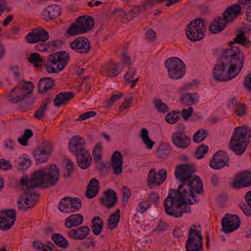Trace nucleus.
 Wrapping results in <instances>:
<instances>
[{
	"label": "nucleus",
	"instance_id": "1",
	"mask_svg": "<svg viewBox=\"0 0 251 251\" xmlns=\"http://www.w3.org/2000/svg\"><path fill=\"white\" fill-rule=\"evenodd\" d=\"M196 167L192 164L178 165L175 170L176 178L180 182L177 189H170L163 202L167 215L180 218L183 213H189L191 207L188 205L197 203L200 200L196 196L203 192L202 182L200 178L193 174Z\"/></svg>",
	"mask_w": 251,
	"mask_h": 251
},
{
	"label": "nucleus",
	"instance_id": "2",
	"mask_svg": "<svg viewBox=\"0 0 251 251\" xmlns=\"http://www.w3.org/2000/svg\"><path fill=\"white\" fill-rule=\"evenodd\" d=\"M244 62V53L238 47L231 46L223 50L213 68L214 78L223 82L233 78L241 71Z\"/></svg>",
	"mask_w": 251,
	"mask_h": 251
},
{
	"label": "nucleus",
	"instance_id": "3",
	"mask_svg": "<svg viewBox=\"0 0 251 251\" xmlns=\"http://www.w3.org/2000/svg\"><path fill=\"white\" fill-rule=\"evenodd\" d=\"M60 177V171L57 166L52 164L48 168H43L35 171L29 178L23 176L20 180L21 185L28 188H48L55 185Z\"/></svg>",
	"mask_w": 251,
	"mask_h": 251
},
{
	"label": "nucleus",
	"instance_id": "4",
	"mask_svg": "<svg viewBox=\"0 0 251 251\" xmlns=\"http://www.w3.org/2000/svg\"><path fill=\"white\" fill-rule=\"evenodd\" d=\"M247 136L251 137V134H248L247 128L238 126L235 128L230 141V149L237 155L243 154L247 146Z\"/></svg>",
	"mask_w": 251,
	"mask_h": 251
},
{
	"label": "nucleus",
	"instance_id": "5",
	"mask_svg": "<svg viewBox=\"0 0 251 251\" xmlns=\"http://www.w3.org/2000/svg\"><path fill=\"white\" fill-rule=\"evenodd\" d=\"M46 69L49 73H57L67 66L69 60V54L65 51L54 52L48 57Z\"/></svg>",
	"mask_w": 251,
	"mask_h": 251
},
{
	"label": "nucleus",
	"instance_id": "6",
	"mask_svg": "<svg viewBox=\"0 0 251 251\" xmlns=\"http://www.w3.org/2000/svg\"><path fill=\"white\" fill-rule=\"evenodd\" d=\"M95 24L94 18L91 16L83 15L78 17L67 30L66 33L70 36L83 34L90 31Z\"/></svg>",
	"mask_w": 251,
	"mask_h": 251
},
{
	"label": "nucleus",
	"instance_id": "7",
	"mask_svg": "<svg viewBox=\"0 0 251 251\" xmlns=\"http://www.w3.org/2000/svg\"><path fill=\"white\" fill-rule=\"evenodd\" d=\"M206 26L205 21L201 19L198 18L191 21L186 29L187 38L193 42L201 40L204 36Z\"/></svg>",
	"mask_w": 251,
	"mask_h": 251
},
{
	"label": "nucleus",
	"instance_id": "8",
	"mask_svg": "<svg viewBox=\"0 0 251 251\" xmlns=\"http://www.w3.org/2000/svg\"><path fill=\"white\" fill-rule=\"evenodd\" d=\"M30 95L31 91L25 92L21 87H15L11 92L9 100L13 103L25 100V102L22 104L20 107L22 109L27 110L29 109L35 101V99Z\"/></svg>",
	"mask_w": 251,
	"mask_h": 251
},
{
	"label": "nucleus",
	"instance_id": "9",
	"mask_svg": "<svg viewBox=\"0 0 251 251\" xmlns=\"http://www.w3.org/2000/svg\"><path fill=\"white\" fill-rule=\"evenodd\" d=\"M169 76L175 79L181 78L185 74V65L178 57H171L167 59L165 62Z\"/></svg>",
	"mask_w": 251,
	"mask_h": 251
},
{
	"label": "nucleus",
	"instance_id": "10",
	"mask_svg": "<svg viewBox=\"0 0 251 251\" xmlns=\"http://www.w3.org/2000/svg\"><path fill=\"white\" fill-rule=\"evenodd\" d=\"M202 235L201 232L193 226L189 230V235L185 243L186 251H203Z\"/></svg>",
	"mask_w": 251,
	"mask_h": 251
},
{
	"label": "nucleus",
	"instance_id": "11",
	"mask_svg": "<svg viewBox=\"0 0 251 251\" xmlns=\"http://www.w3.org/2000/svg\"><path fill=\"white\" fill-rule=\"evenodd\" d=\"M81 206V201L79 198L67 197L61 199L58 208L62 212L70 213L77 211Z\"/></svg>",
	"mask_w": 251,
	"mask_h": 251
},
{
	"label": "nucleus",
	"instance_id": "12",
	"mask_svg": "<svg viewBox=\"0 0 251 251\" xmlns=\"http://www.w3.org/2000/svg\"><path fill=\"white\" fill-rule=\"evenodd\" d=\"M16 211L6 209L0 211V229L9 230L16 221Z\"/></svg>",
	"mask_w": 251,
	"mask_h": 251
},
{
	"label": "nucleus",
	"instance_id": "13",
	"mask_svg": "<svg viewBox=\"0 0 251 251\" xmlns=\"http://www.w3.org/2000/svg\"><path fill=\"white\" fill-rule=\"evenodd\" d=\"M223 231L225 233H228L238 228L240 225V220L236 215H229L226 214L221 222Z\"/></svg>",
	"mask_w": 251,
	"mask_h": 251
},
{
	"label": "nucleus",
	"instance_id": "14",
	"mask_svg": "<svg viewBox=\"0 0 251 251\" xmlns=\"http://www.w3.org/2000/svg\"><path fill=\"white\" fill-rule=\"evenodd\" d=\"M229 161V158L227 153L223 151H219L213 155L209 165L212 169L219 170L225 166L228 167Z\"/></svg>",
	"mask_w": 251,
	"mask_h": 251
},
{
	"label": "nucleus",
	"instance_id": "15",
	"mask_svg": "<svg viewBox=\"0 0 251 251\" xmlns=\"http://www.w3.org/2000/svg\"><path fill=\"white\" fill-rule=\"evenodd\" d=\"M234 189H241L251 186V172L248 171L239 173L230 184Z\"/></svg>",
	"mask_w": 251,
	"mask_h": 251
},
{
	"label": "nucleus",
	"instance_id": "16",
	"mask_svg": "<svg viewBox=\"0 0 251 251\" xmlns=\"http://www.w3.org/2000/svg\"><path fill=\"white\" fill-rule=\"evenodd\" d=\"M52 151V145L50 142H45L33 152V155L37 163L46 162Z\"/></svg>",
	"mask_w": 251,
	"mask_h": 251
},
{
	"label": "nucleus",
	"instance_id": "17",
	"mask_svg": "<svg viewBox=\"0 0 251 251\" xmlns=\"http://www.w3.org/2000/svg\"><path fill=\"white\" fill-rule=\"evenodd\" d=\"M250 3H251V0H238V3L231 5L224 11L223 16L225 19L229 22L233 21L241 13L242 7L240 4L246 5Z\"/></svg>",
	"mask_w": 251,
	"mask_h": 251
},
{
	"label": "nucleus",
	"instance_id": "18",
	"mask_svg": "<svg viewBox=\"0 0 251 251\" xmlns=\"http://www.w3.org/2000/svg\"><path fill=\"white\" fill-rule=\"evenodd\" d=\"M49 39V35L48 32L40 27L34 28L26 36V41L29 44L36 43L40 41L45 42Z\"/></svg>",
	"mask_w": 251,
	"mask_h": 251
},
{
	"label": "nucleus",
	"instance_id": "19",
	"mask_svg": "<svg viewBox=\"0 0 251 251\" xmlns=\"http://www.w3.org/2000/svg\"><path fill=\"white\" fill-rule=\"evenodd\" d=\"M70 47L73 50L81 54L88 53L91 49V43L87 38L78 37L70 43Z\"/></svg>",
	"mask_w": 251,
	"mask_h": 251
},
{
	"label": "nucleus",
	"instance_id": "20",
	"mask_svg": "<svg viewBox=\"0 0 251 251\" xmlns=\"http://www.w3.org/2000/svg\"><path fill=\"white\" fill-rule=\"evenodd\" d=\"M172 141L176 147L186 149L190 146L191 138L184 131H177L172 134Z\"/></svg>",
	"mask_w": 251,
	"mask_h": 251
},
{
	"label": "nucleus",
	"instance_id": "21",
	"mask_svg": "<svg viewBox=\"0 0 251 251\" xmlns=\"http://www.w3.org/2000/svg\"><path fill=\"white\" fill-rule=\"evenodd\" d=\"M69 149L75 155L86 150L83 139L78 135L73 136L69 142Z\"/></svg>",
	"mask_w": 251,
	"mask_h": 251
},
{
	"label": "nucleus",
	"instance_id": "22",
	"mask_svg": "<svg viewBox=\"0 0 251 251\" xmlns=\"http://www.w3.org/2000/svg\"><path fill=\"white\" fill-rule=\"evenodd\" d=\"M103 195L100 200L101 204L107 208L113 207L118 201L116 192L113 190L108 189L104 192Z\"/></svg>",
	"mask_w": 251,
	"mask_h": 251
},
{
	"label": "nucleus",
	"instance_id": "23",
	"mask_svg": "<svg viewBox=\"0 0 251 251\" xmlns=\"http://www.w3.org/2000/svg\"><path fill=\"white\" fill-rule=\"evenodd\" d=\"M122 68L119 64H114L112 62L106 63L100 70V74L109 77L117 76L121 73Z\"/></svg>",
	"mask_w": 251,
	"mask_h": 251
},
{
	"label": "nucleus",
	"instance_id": "24",
	"mask_svg": "<svg viewBox=\"0 0 251 251\" xmlns=\"http://www.w3.org/2000/svg\"><path fill=\"white\" fill-rule=\"evenodd\" d=\"M22 189H24V187H25V190L23 193L22 196L21 198L25 197L24 203L25 205H30L31 208L33 207L35 203L38 201L39 194L33 192L31 191L33 188H28L26 185H23Z\"/></svg>",
	"mask_w": 251,
	"mask_h": 251
},
{
	"label": "nucleus",
	"instance_id": "25",
	"mask_svg": "<svg viewBox=\"0 0 251 251\" xmlns=\"http://www.w3.org/2000/svg\"><path fill=\"white\" fill-rule=\"evenodd\" d=\"M60 14L61 8L56 4L49 5L42 12V18L46 21L55 19Z\"/></svg>",
	"mask_w": 251,
	"mask_h": 251
},
{
	"label": "nucleus",
	"instance_id": "26",
	"mask_svg": "<svg viewBox=\"0 0 251 251\" xmlns=\"http://www.w3.org/2000/svg\"><path fill=\"white\" fill-rule=\"evenodd\" d=\"M89 232L90 228L88 226H82L77 228L71 229L67 233V235L75 240H81L85 239Z\"/></svg>",
	"mask_w": 251,
	"mask_h": 251
},
{
	"label": "nucleus",
	"instance_id": "27",
	"mask_svg": "<svg viewBox=\"0 0 251 251\" xmlns=\"http://www.w3.org/2000/svg\"><path fill=\"white\" fill-rule=\"evenodd\" d=\"M75 155L76 157L78 167L82 169H86L89 167L92 162V157L87 150Z\"/></svg>",
	"mask_w": 251,
	"mask_h": 251
},
{
	"label": "nucleus",
	"instance_id": "28",
	"mask_svg": "<svg viewBox=\"0 0 251 251\" xmlns=\"http://www.w3.org/2000/svg\"><path fill=\"white\" fill-rule=\"evenodd\" d=\"M75 97L73 92H63L57 94L53 100V104L55 107L67 104L69 101Z\"/></svg>",
	"mask_w": 251,
	"mask_h": 251
},
{
	"label": "nucleus",
	"instance_id": "29",
	"mask_svg": "<svg viewBox=\"0 0 251 251\" xmlns=\"http://www.w3.org/2000/svg\"><path fill=\"white\" fill-rule=\"evenodd\" d=\"M123 163V157L121 152L115 151L111 156V166L115 175H120L122 172Z\"/></svg>",
	"mask_w": 251,
	"mask_h": 251
},
{
	"label": "nucleus",
	"instance_id": "30",
	"mask_svg": "<svg viewBox=\"0 0 251 251\" xmlns=\"http://www.w3.org/2000/svg\"><path fill=\"white\" fill-rule=\"evenodd\" d=\"M229 22L225 19L224 17H218L211 23L209 25V31L212 33H217L223 31Z\"/></svg>",
	"mask_w": 251,
	"mask_h": 251
},
{
	"label": "nucleus",
	"instance_id": "31",
	"mask_svg": "<svg viewBox=\"0 0 251 251\" xmlns=\"http://www.w3.org/2000/svg\"><path fill=\"white\" fill-rule=\"evenodd\" d=\"M54 85V80L51 77H43L41 78L38 82V92L45 94L51 90Z\"/></svg>",
	"mask_w": 251,
	"mask_h": 251
},
{
	"label": "nucleus",
	"instance_id": "32",
	"mask_svg": "<svg viewBox=\"0 0 251 251\" xmlns=\"http://www.w3.org/2000/svg\"><path fill=\"white\" fill-rule=\"evenodd\" d=\"M83 217L80 214H73L67 217L65 221V226L68 228L76 227L81 225Z\"/></svg>",
	"mask_w": 251,
	"mask_h": 251
},
{
	"label": "nucleus",
	"instance_id": "33",
	"mask_svg": "<svg viewBox=\"0 0 251 251\" xmlns=\"http://www.w3.org/2000/svg\"><path fill=\"white\" fill-rule=\"evenodd\" d=\"M99 190V182L97 179H91L87 186L86 196L88 199H92L96 197Z\"/></svg>",
	"mask_w": 251,
	"mask_h": 251
},
{
	"label": "nucleus",
	"instance_id": "34",
	"mask_svg": "<svg viewBox=\"0 0 251 251\" xmlns=\"http://www.w3.org/2000/svg\"><path fill=\"white\" fill-rule=\"evenodd\" d=\"M53 95L54 94H52L50 98H46L42 101V103L40 107L34 113V117L36 119L40 120L45 115V112L47 109V106L50 102L51 98Z\"/></svg>",
	"mask_w": 251,
	"mask_h": 251
},
{
	"label": "nucleus",
	"instance_id": "35",
	"mask_svg": "<svg viewBox=\"0 0 251 251\" xmlns=\"http://www.w3.org/2000/svg\"><path fill=\"white\" fill-rule=\"evenodd\" d=\"M51 239L56 245L62 249H66L70 246L68 240L60 233H53Z\"/></svg>",
	"mask_w": 251,
	"mask_h": 251
},
{
	"label": "nucleus",
	"instance_id": "36",
	"mask_svg": "<svg viewBox=\"0 0 251 251\" xmlns=\"http://www.w3.org/2000/svg\"><path fill=\"white\" fill-rule=\"evenodd\" d=\"M92 229L93 233L96 235H99L103 226V222L100 217H95L92 220Z\"/></svg>",
	"mask_w": 251,
	"mask_h": 251
},
{
	"label": "nucleus",
	"instance_id": "37",
	"mask_svg": "<svg viewBox=\"0 0 251 251\" xmlns=\"http://www.w3.org/2000/svg\"><path fill=\"white\" fill-rule=\"evenodd\" d=\"M120 210L119 209H117L115 212L113 214H111L108 220L109 223V227L111 229L115 228L118 225V222L120 220Z\"/></svg>",
	"mask_w": 251,
	"mask_h": 251
},
{
	"label": "nucleus",
	"instance_id": "38",
	"mask_svg": "<svg viewBox=\"0 0 251 251\" xmlns=\"http://www.w3.org/2000/svg\"><path fill=\"white\" fill-rule=\"evenodd\" d=\"M158 180L157 178V173L155 169H151L148 174L147 178V184L150 188H151L152 185H156V186H159L160 185L158 184Z\"/></svg>",
	"mask_w": 251,
	"mask_h": 251
},
{
	"label": "nucleus",
	"instance_id": "39",
	"mask_svg": "<svg viewBox=\"0 0 251 251\" xmlns=\"http://www.w3.org/2000/svg\"><path fill=\"white\" fill-rule=\"evenodd\" d=\"M141 138L146 144L147 148L151 149L154 144V142L151 140L149 136V132L146 128H142L141 131Z\"/></svg>",
	"mask_w": 251,
	"mask_h": 251
},
{
	"label": "nucleus",
	"instance_id": "40",
	"mask_svg": "<svg viewBox=\"0 0 251 251\" xmlns=\"http://www.w3.org/2000/svg\"><path fill=\"white\" fill-rule=\"evenodd\" d=\"M208 133L206 129H200L193 135V140L195 143H200L206 138Z\"/></svg>",
	"mask_w": 251,
	"mask_h": 251
},
{
	"label": "nucleus",
	"instance_id": "41",
	"mask_svg": "<svg viewBox=\"0 0 251 251\" xmlns=\"http://www.w3.org/2000/svg\"><path fill=\"white\" fill-rule=\"evenodd\" d=\"M154 107L157 111L161 113H166L169 110L168 106L162 102L160 99H156L154 101Z\"/></svg>",
	"mask_w": 251,
	"mask_h": 251
},
{
	"label": "nucleus",
	"instance_id": "42",
	"mask_svg": "<svg viewBox=\"0 0 251 251\" xmlns=\"http://www.w3.org/2000/svg\"><path fill=\"white\" fill-rule=\"evenodd\" d=\"M169 143H165L158 151V156L159 158L165 159L167 157L171 152Z\"/></svg>",
	"mask_w": 251,
	"mask_h": 251
},
{
	"label": "nucleus",
	"instance_id": "43",
	"mask_svg": "<svg viewBox=\"0 0 251 251\" xmlns=\"http://www.w3.org/2000/svg\"><path fill=\"white\" fill-rule=\"evenodd\" d=\"M30 164V160L27 158H19L16 160V164L20 170L27 168Z\"/></svg>",
	"mask_w": 251,
	"mask_h": 251
},
{
	"label": "nucleus",
	"instance_id": "44",
	"mask_svg": "<svg viewBox=\"0 0 251 251\" xmlns=\"http://www.w3.org/2000/svg\"><path fill=\"white\" fill-rule=\"evenodd\" d=\"M179 113L178 112H176L175 111L168 113L165 117L166 122L170 124L176 123L180 118V116H178Z\"/></svg>",
	"mask_w": 251,
	"mask_h": 251
},
{
	"label": "nucleus",
	"instance_id": "45",
	"mask_svg": "<svg viewBox=\"0 0 251 251\" xmlns=\"http://www.w3.org/2000/svg\"><path fill=\"white\" fill-rule=\"evenodd\" d=\"M96 169L99 171L101 175H107L108 174V169L106 167V163L101 161V160H94Z\"/></svg>",
	"mask_w": 251,
	"mask_h": 251
},
{
	"label": "nucleus",
	"instance_id": "46",
	"mask_svg": "<svg viewBox=\"0 0 251 251\" xmlns=\"http://www.w3.org/2000/svg\"><path fill=\"white\" fill-rule=\"evenodd\" d=\"M66 171L64 174V177L69 178L72 176L74 169V164L70 159L66 160Z\"/></svg>",
	"mask_w": 251,
	"mask_h": 251
},
{
	"label": "nucleus",
	"instance_id": "47",
	"mask_svg": "<svg viewBox=\"0 0 251 251\" xmlns=\"http://www.w3.org/2000/svg\"><path fill=\"white\" fill-rule=\"evenodd\" d=\"M209 148L207 146L202 144L196 150L195 157L197 159H201L203 157L205 153L208 151Z\"/></svg>",
	"mask_w": 251,
	"mask_h": 251
},
{
	"label": "nucleus",
	"instance_id": "48",
	"mask_svg": "<svg viewBox=\"0 0 251 251\" xmlns=\"http://www.w3.org/2000/svg\"><path fill=\"white\" fill-rule=\"evenodd\" d=\"M28 61L32 64H34L36 67H40L37 63L43 62V60L42 56L37 53L33 52L30 55Z\"/></svg>",
	"mask_w": 251,
	"mask_h": 251
},
{
	"label": "nucleus",
	"instance_id": "49",
	"mask_svg": "<svg viewBox=\"0 0 251 251\" xmlns=\"http://www.w3.org/2000/svg\"><path fill=\"white\" fill-rule=\"evenodd\" d=\"M247 41V38L245 36L243 31L240 32L234 39L233 41L229 42V45H233L235 43H238L243 45Z\"/></svg>",
	"mask_w": 251,
	"mask_h": 251
},
{
	"label": "nucleus",
	"instance_id": "50",
	"mask_svg": "<svg viewBox=\"0 0 251 251\" xmlns=\"http://www.w3.org/2000/svg\"><path fill=\"white\" fill-rule=\"evenodd\" d=\"M102 146L101 143H98L93 151L94 160H101Z\"/></svg>",
	"mask_w": 251,
	"mask_h": 251
},
{
	"label": "nucleus",
	"instance_id": "51",
	"mask_svg": "<svg viewBox=\"0 0 251 251\" xmlns=\"http://www.w3.org/2000/svg\"><path fill=\"white\" fill-rule=\"evenodd\" d=\"M123 95L122 93L112 95L109 100H106L104 102V106L106 107H110L117 100L123 97Z\"/></svg>",
	"mask_w": 251,
	"mask_h": 251
},
{
	"label": "nucleus",
	"instance_id": "52",
	"mask_svg": "<svg viewBox=\"0 0 251 251\" xmlns=\"http://www.w3.org/2000/svg\"><path fill=\"white\" fill-rule=\"evenodd\" d=\"M49 45V51H51L59 49L62 45V42L60 40H56L50 41L47 43Z\"/></svg>",
	"mask_w": 251,
	"mask_h": 251
},
{
	"label": "nucleus",
	"instance_id": "53",
	"mask_svg": "<svg viewBox=\"0 0 251 251\" xmlns=\"http://www.w3.org/2000/svg\"><path fill=\"white\" fill-rule=\"evenodd\" d=\"M128 71L125 75V79L126 81L131 82L136 74V69L134 67H131L130 65L128 66Z\"/></svg>",
	"mask_w": 251,
	"mask_h": 251
},
{
	"label": "nucleus",
	"instance_id": "54",
	"mask_svg": "<svg viewBox=\"0 0 251 251\" xmlns=\"http://www.w3.org/2000/svg\"><path fill=\"white\" fill-rule=\"evenodd\" d=\"M131 196V191L129 189L127 188L126 186L122 187V199L123 204H126L129 198Z\"/></svg>",
	"mask_w": 251,
	"mask_h": 251
},
{
	"label": "nucleus",
	"instance_id": "55",
	"mask_svg": "<svg viewBox=\"0 0 251 251\" xmlns=\"http://www.w3.org/2000/svg\"><path fill=\"white\" fill-rule=\"evenodd\" d=\"M97 115V113L94 111H90L80 115L77 119L78 121H82L87 119L95 117Z\"/></svg>",
	"mask_w": 251,
	"mask_h": 251
},
{
	"label": "nucleus",
	"instance_id": "56",
	"mask_svg": "<svg viewBox=\"0 0 251 251\" xmlns=\"http://www.w3.org/2000/svg\"><path fill=\"white\" fill-rule=\"evenodd\" d=\"M167 171L164 169H162L158 172L157 175H158L159 177L158 178V184L159 185H160L165 181L167 178Z\"/></svg>",
	"mask_w": 251,
	"mask_h": 251
},
{
	"label": "nucleus",
	"instance_id": "57",
	"mask_svg": "<svg viewBox=\"0 0 251 251\" xmlns=\"http://www.w3.org/2000/svg\"><path fill=\"white\" fill-rule=\"evenodd\" d=\"M136 12V10L132 9L127 13H125L124 23H127L128 21L133 20L135 17V16L137 15Z\"/></svg>",
	"mask_w": 251,
	"mask_h": 251
},
{
	"label": "nucleus",
	"instance_id": "58",
	"mask_svg": "<svg viewBox=\"0 0 251 251\" xmlns=\"http://www.w3.org/2000/svg\"><path fill=\"white\" fill-rule=\"evenodd\" d=\"M180 100L181 102L184 106H189L192 105L189 93H187L186 94H182L180 97Z\"/></svg>",
	"mask_w": 251,
	"mask_h": 251
},
{
	"label": "nucleus",
	"instance_id": "59",
	"mask_svg": "<svg viewBox=\"0 0 251 251\" xmlns=\"http://www.w3.org/2000/svg\"><path fill=\"white\" fill-rule=\"evenodd\" d=\"M193 112V109L192 107H189L188 109H183L181 111V115L185 120H187L192 115Z\"/></svg>",
	"mask_w": 251,
	"mask_h": 251
},
{
	"label": "nucleus",
	"instance_id": "60",
	"mask_svg": "<svg viewBox=\"0 0 251 251\" xmlns=\"http://www.w3.org/2000/svg\"><path fill=\"white\" fill-rule=\"evenodd\" d=\"M238 108L235 110V113L238 116L242 117L245 114L247 107L244 103L240 104Z\"/></svg>",
	"mask_w": 251,
	"mask_h": 251
},
{
	"label": "nucleus",
	"instance_id": "61",
	"mask_svg": "<svg viewBox=\"0 0 251 251\" xmlns=\"http://www.w3.org/2000/svg\"><path fill=\"white\" fill-rule=\"evenodd\" d=\"M125 12L122 9H115L112 12V14L115 16L117 18L121 17L123 22L124 21V17L125 16Z\"/></svg>",
	"mask_w": 251,
	"mask_h": 251
},
{
	"label": "nucleus",
	"instance_id": "62",
	"mask_svg": "<svg viewBox=\"0 0 251 251\" xmlns=\"http://www.w3.org/2000/svg\"><path fill=\"white\" fill-rule=\"evenodd\" d=\"M11 168V165L9 161L4 159H0V169L7 170Z\"/></svg>",
	"mask_w": 251,
	"mask_h": 251
},
{
	"label": "nucleus",
	"instance_id": "63",
	"mask_svg": "<svg viewBox=\"0 0 251 251\" xmlns=\"http://www.w3.org/2000/svg\"><path fill=\"white\" fill-rule=\"evenodd\" d=\"M35 50L40 51H49V45L47 43H39L35 46Z\"/></svg>",
	"mask_w": 251,
	"mask_h": 251
},
{
	"label": "nucleus",
	"instance_id": "64",
	"mask_svg": "<svg viewBox=\"0 0 251 251\" xmlns=\"http://www.w3.org/2000/svg\"><path fill=\"white\" fill-rule=\"evenodd\" d=\"M167 226L168 225L165 222L160 221L159 225L157 226L156 228L153 230V231L162 232L167 229Z\"/></svg>",
	"mask_w": 251,
	"mask_h": 251
}]
</instances>
